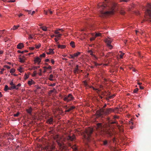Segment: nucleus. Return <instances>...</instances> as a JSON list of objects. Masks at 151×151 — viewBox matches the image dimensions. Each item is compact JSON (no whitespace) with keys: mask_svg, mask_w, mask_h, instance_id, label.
I'll list each match as a JSON object with an SVG mask.
<instances>
[{"mask_svg":"<svg viewBox=\"0 0 151 151\" xmlns=\"http://www.w3.org/2000/svg\"><path fill=\"white\" fill-rule=\"evenodd\" d=\"M113 111V109L111 108H108L106 110L101 109L97 110L96 114L98 116H99L103 114L108 115L112 112Z\"/></svg>","mask_w":151,"mask_h":151,"instance_id":"nucleus-1","label":"nucleus"},{"mask_svg":"<svg viewBox=\"0 0 151 151\" xmlns=\"http://www.w3.org/2000/svg\"><path fill=\"white\" fill-rule=\"evenodd\" d=\"M1 70L0 71V73L1 74H2L3 73V71H4L5 69L4 68H2L1 69Z\"/></svg>","mask_w":151,"mask_h":151,"instance_id":"nucleus-54","label":"nucleus"},{"mask_svg":"<svg viewBox=\"0 0 151 151\" xmlns=\"http://www.w3.org/2000/svg\"><path fill=\"white\" fill-rule=\"evenodd\" d=\"M106 6V4H103L101 5H99L98 6V7L99 8H101L102 9H104L105 8Z\"/></svg>","mask_w":151,"mask_h":151,"instance_id":"nucleus-16","label":"nucleus"},{"mask_svg":"<svg viewBox=\"0 0 151 151\" xmlns=\"http://www.w3.org/2000/svg\"><path fill=\"white\" fill-rule=\"evenodd\" d=\"M51 62L52 63V64H53V65L54 64V63H55V61L53 60V59L51 60Z\"/></svg>","mask_w":151,"mask_h":151,"instance_id":"nucleus-58","label":"nucleus"},{"mask_svg":"<svg viewBox=\"0 0 151 151\" xmlns=\"http://www.w3.org/2000/svg\"><path fill=\"white\" fill-rule=\"evenodd\" d=\"M42 59L40 57H37L35 58L34 62L35 63H37L38 65H40Z\"/></svg>","mask_w":151,"mask_h":151,"instance_id":"nucleus-9","label":"nucleus"},{"mask_svg":"<svg viewBox=\"0 0 151 151\" xmlns=\"http://www.w3.org/2000/svg\"><path fill=\"white\" fill-rule=\"evenodd\" d=\"M93 132V129L90 128L86 129L85 131V134H84V138L88 141H89L90 140V137L91 134Z\"/></svg>","mask_w":151,"mask_h":151,"instance_id":"nucleus-4","label":"nucleus"},{"mask_svg":"<svg viewBox=\"0 0 151 151\" xmlns=\"http://www.w3.org/2000/svg\"><path fill=\"white\" fill-rule=\"evenodd\" d=\"M17 52L19 53H24L23 51H21L20 50H18L17 51Z\"/></svg>","mask_w":151,"mask_h":151,"instance_id":"nucleus-59","label":"nucleus"},{"mask_svg":"<svg viewBox=\"0 0 151 151\" xmlns=\"http://www.w3.org/2000/svg\"><path fill=\"white\" fill-rule=\"evenodd\" d=\"M70 45L73 48H74L75 47V43L73 41L71 42L70 43Z\"/></svg>","mask_w":151,"mask_h":151,"instance_id":"nucleus-24","label":"nucleus"},{"mask_svg":"<svg viewBox=\"0 0 151 151\" xmlns=\"http://www.w3.org/2000/svg\"><path fill=\"white\" fill-rule=\"evenodd\" d=\"M75 138V136L73 135L72 136L69 135L66 137L68 141H73Z\"/></svg>","mask_w":151,"mask_h":151,"instance_id":"nucleus-10","label":"nucleus"},{"mask_svg":"<svg viewBox=\"0 0 151 151\" xmlns=\"http://www.w3.org/2000/svg\"><path fill=\"white\" fill-rule=\"evenodd\" d=\"M20 26L18 25L17 26L14 25L13 28L11 29V30L12 29L14 30H15L17 29Z\"/></svg>","mask_w":151,"mask_h":151,"instance_id":"nucleus-19","label":"nucleus"},{"mask_svg":"<svg viewBox=\"0 0 151 151\" xmlns=\"http://www.w3.org/2000/svg\"><path fill=\"white\" fill-rule=\"evenodd\" d=\"M140 89H144V87L141 86H139Z\"/></svg>","mask_w":151,"mask_h":151,"instance_id":"nucleus-64","label":"nucleus"},{"mask_svg":"<svg viewBox=\"0 0 151 151\" xmlns=\"http://www.w3.org/2000/svg\"><path fill=\"white\" fill-rule=\"evenodd\" d=\"M4 67L8 69H10V67L6 65H4Z\"/></svg>","mask_w":151,"mask_h":151,"instance_id":"nucleus-52","label":"nucleus"},{"mask_svg":"<svg viewBox=\"0 0 151 151\" xmlns=\"http://www.w3.org/2000/svg\"><path fill=\"white\" fill-rule=\"evenodd\" d=\"M15 69L14 68H12V69L10 71V72L11 73H14L15 72Z\"/></svg>","mask_w":151,"mask_h":151,"instance_id":"nucleus-38","label":"nucleus"},{"mask_svg":"<svg viewBox=\"0 0 151 151\" xmlns=\"http://www.w3.org/2000/svg\"><path fill=\"white\" fill-rule=\"evenodd\" d=\"M147 9L144 20L151 22V3L147 4Z\"/></svg>","mask_w":151,"mask_h":151,"instance_id":"nucleus-2","label":"nucleus"},{"mask_svg":"<svg viewBox=\"0 0 151 151\" xmlns=\"http://www.w3.org/2000/svg\"><path fill=\"white\" fill-rule=\"evenodd\" d=\"M24 77L25 79L26 80L28 78V77H29V76L25 74L24 75Z\"/></svg>","mask_w":151,"mask_h":151,"instance_id":"nucleus-45","label":"nucleus"},{"mask_svg":"<svg viewBox=\"0 0 151 151\" xmlns=\"http://www.w3.org/2000/svg\"><path fill=\"white\" fill-rule=\"evenodd\" d=\"M46 54L45 53H43L42 54H41L40 55V57H45V56Z\"/></svg>","mask_w":151,"mask_h":151,"instance_id":"nucleus-37","label":"nucleus"},{"mask_svg":"<svg viewBox=\"0 0 151 151\" xmlns=\"http://www.w3.org/2000/svg\"><path fill=\"white\" fill-rule=\"evenodd\" d=\"M90 55L93 56L96 59H97L96 57L93 54L92 52L91 51Z\"/></svg>","mask_w":151,"mask_h":151,"instance_id":"nucleus-43","label":"nucleus"},{"mask_svg":"<svg viewBox=\"0 0 151 151\" xmlns=\"http://www.w3.org/2000/svg\"><path fill=\"white\" fill-rule=\"evenodd\" d=\"M4 31H5L4 29L3 30H0V34H3Z\"/></svg>","mask_w":151,"mask_h":151,"instance_id":"nucleus-55","label":"nucleus"},{"mask_svg":"<svg viewBox=\"0 0 151 151\" xmlns=\"http://www.w3.org/2000/svg\"><path fill=\"white\" fill-rule=\"evenodd\" d=\"M73 149L74 151H77L78 150V149L76 146H74L73 147Z\"/></svg>","mask_w":151,"mask_h":151,"instance_id":"nucleus-44","label":"nucleus"},{"mask_svg":"<svg viewBox=\"0 0 151 151\" xmlns=\"http://www.w3.org/2000/svg\"><path fill=\"white\" fill-rule=\"evenodd\" d=\"M56 142L57 143L58 145L59 146L60 149H64V146L63 145L62 142L61 140V138L58 137L57 139H56Z\"/></svg>","mask_w":151,"mask_h":151,"instance_id":"nucleus-6","label":"nucleus"},{"mask_svg":"<svg viewBox=\"0 0 151 151\" xmlns=\"http://www.w3.org/2000/svg\"><path fill=\"white\" fill-rule=\"evenodd\" d=\"M54 53L53 50L52 49H49V52H47V54H53Z\"/></svg>","mask_w":151,"mask_h":151,"instance_id":"nucleus-17","label":"nucleus"},{"mask_svg":"<svg viewBox=\"0 0 151 151\" xmlns=\"http://www.w3.org/2000/svg\"><path fill=\"white\" fill-rule=\"evenodd\" d=\"M106 133L108 134L109 136L110 137L112 135V133L109 131H108L106 132Z\"/></svg>","mask_w":151,"mask_h":151,"instance_id":"nucleus-34","label":"nucleus"},{"mask_svg":"<svg viewBox=\"0 0 151 151\" xmlns=\"http://www.w3.org/2000/svg\"><path fill=\"white\" fill-rule=\"evenodd\" d=\"M29 49L31 50H33L35 49V47H29Z\"/></svg>","mask_w":151,"mask_h":151,"instance_id":"nucleus-62","label":"nucleus"},{"mask_svg":"<svg viewBox=\"0 0 151 151\" xmlns=\"http://www.w3.org/2000/svg\"><path fill=\"white\" fill-rule=\"evenodd\" d=\"M24 47V45L23 43H19L17 46V48L18 49H21Z\"/></svg>","mask_w":151,"mask_h":151,"instance_id":"nucleus-12","label":"nucleus"},{"mask_svg":"<svg viewBox=\"0 0 151 151\" xmlns=\"http://www.w3.org/2000/svg\"><path fill=\"white\" fill-rule=\"evenodd\" d=\"M55 91H56V90L54 88L53 89V90H51L49 92V94H51L52 93H53V92H55Z\"/></svg>","mask_w":151,"mask_h":151,"instance_id":"nucleus-36","label":"nucleus"},{"mask_svg":"<svg viewBox=\"0 0 151 151\" xmlns=\"http://www.w3.org/2000/svg\"><path fill=\"white\" fill-rule=\"evenodd\" d=\"M11 88V87H8V86L7 85H6L5 86L4 88V90L5 91H7L8 90H10V88Z\"/></svg>","mask_w":151,"mask_h":151,"instance_id":"nucleus-27","label":"nucleus"},{"mask_svg":"<svg viewBox=\"0 0 151 151\" xmlns=\"http://www.w3.org/2000/svg\"><path fill=\"white\" fill-rule=\"evenodd\" d=\"M41 46V45L39 43L38 45H35V47L37 49L39 48Z\"/></svg>","mask_w":151,"mask_h":151,"instance_id":"nucleus-35","label":"nucleus"},{"mask_svg":"<svg viewBox=\"0 0 151 151\" xmlns=\"http://www.w3.org/2000/svg\"><path fill=\"white\" fill-rule=\"evenodd\" d=\"M101 35V34L100 33H96L95 36L96 37H98V36H100Z\"/></svg>","mask_w":151,"mask_h":151,"instance_id":"nucleus-47","label":"nucleus"},{"mask_svg":"<svg viewBox=\"0 0 151 151\" xmlns=\"http://www.w3.org/2000/svg\"><path fill=\"white\" fill-rule=\"evenodd\" d=\"M109 123L111 124H116L117 125H118V123L116 121H113V122H111L110 121V120H109Z\"/></svg>","mask_w":151,"mask_h":151,"instance_id":"nucleus-33","label":"nucleus"},{"mask_svg":"<svg viewBox=\"0 0 151 151\" xmlns=\"http://www.w3.org/2000/svg\"><path fill=\"white\" fill-rule=\"evenodd\" d=\"M10 85L11 86H13L11 87V88L9 89L10 90H12L14 89L18 90L19 89V87H20L21 85V84L20 83H19L18 84L17 86H15V85L14 84L12 81L10 83Z\"/></svg>","mask_w":151,"mask_h":151,"instance_id":"nucleus-8","label":"nucleus"},{"mask_svg":"<svg viewBox=\"0 0 151 151\" xmlns=\"http://www.w3.org/2000/svg\"><path fill=\"white\" fill-rule=\"evenodd\" d=\"M97 129L99 131H102V129L103 128V126L102 123H98L97 124Z\"/></svg>","mask_w":151,"mask_h":151,"instance_id":"nucleus-11","label":"nucleus"},{"mask_svg":"<svg viewBox=\"0 0 151 151\" xmlns=\"http://www.w3.org/2000/svg\"><path fill=\"white\" fill-rule=\"evenodd\" d=\"M37 73L36 71H34L33 73V74L32 75V76L34 77V76H36V75H37Z\"/></svg>","mask_w":151,"mask_h":151,"instance_id":"nucleus-41","label":"nucleus"},{"mask_svg":"<svg viewBox=\"0 0 151 151\" xmlns=\"http://www.w3.org/2000/svg\"><path fill=\"white\" fill-rule=\"evenodd\" d=\"M40 66H33L32 68L30 70H35L37 69L38 68H40Z\"/></svg>","mask_w":151,"mask_h":151,"instance_id":"nucleus-29","label":"nucleus"},{"mask_svg":"<svg viewBox=\"0 0 151 151\" xmlns=\"http://www.w3.org/2000/svg\"><path fill=\"white\" fill-rule=\"evenodd\" d=\"M125 13V12L123 10H122L120 12V14L122 15H124Z\"/></svg>","mask_w":151,"mask_h":151,"instance_id":"nucleus-51","label":"nucleus"},{"mask_svg":"<svg viewBox=\"0 0 151 151\" xmlns=\"http://www.w3.org/2000/svg\"><path fill=\"white\" fill-rule=\"evenodd\" d=\"M55 83H53L52 84H50V85H49V86H55Z\"/></svg>","mask_w":151,"mask_h":151,"instance_id":"nucleus-63","label":"nucleus"},{"mask_svg":"<svg viewBox=\"0 0 151 151\" xmlns=\"http://www.w3.org/2000/svg\"><path fill=\"white\" fill-rule=\"evenodd\" d=\"M58 35H56V37H57V38H58V37H60L62 35V34H58Z\"/></svg>","mask_w":151,"mask_h":151,"instance_id":"nucleus-49","label":"nucleus"},{"mask_svg":"<svg viewBox=\"0 0 151 151\" xmlns=\"http://www.w3.org/2000/svg\"><path fill=\"white\" fill-rule=\"evenodd\" d=\"M75 108V107L74 106H71L70 108L68 109V110H66L65 111V112H68L74 109Z\"/></svg>","mask_w":151,"mask_h":151,"instance_id":"nucleus-14","label":"nucleus"},{"mask_svg":"<svg viewBox=\"0 0 151 151\" xmlns=\"http://www.w3.org/2000/svg\"><path fill=\"white\" fill-rule=\"evenodd\" d=\"M138 90V88H136L133 91V92L134 93H136Z\"/></svg>","mask_w":151,"mask_h":151,"instance_id":"nucleus-48","label":"nucleus"},{"mask_svg":"<svg viewBox=\"0 0 151 151\" xmlns=\"http://www.w3.org/2000/svg\"><path fill=\"white\" fill-rule=\"evenodd\" d=\"M20 113L19 112H17L16 114H14L13 115L14 117H17L19 114Z\"/></svg>","mask_w":151,"mask_h":151,"instance_id":"nucleus-42","label":"nucleus"},{"mask_svg":"<svg viewBox=\"0 0 151 151\" xmlns=\"http://www.w3.org/2000/svg\"><path fill=\"white\" fill-rule=\"evenodd\" d=\"M70 56H71L70 57H69V58H73L74 59V57L73 55H70Z\"/></svg>","mask_w":151,"mask_h":151,"instance_id":"nucleus-60","label":"nucleus"},{"mask_svg":"<svg viewBox=\"0 0 151 151\" xmlns=\"http://www.w3.org/2000/svg\"><path fill=\"white\" fill-rule=\"evenodd\" d=\"M58 48L64 49L66 47V46L64 45H58Z\"/></svg>","mask_w":151,"mask_h":151,"instance_id":"nucleus-23","label":"nucleus"},{"mask_svg":"<svg viewBox=\"0 0 151 151\" xmlns=\"http://www.w3.org/2000/svg\"><path fill=\"white\" fill-rule=\"evenodd\" d=\"M55 146H54L53 145H52L51 146V150L50 151L52 150H55Z\"/></svg>","mask_w":151,"mask_h":151,"instance_id":"nucleus-39","label":"nucleus"},{"mask_svg":"<svg viewBox=\"0 0 151 151\" xmlns=\"http://www.w3.org/2000/svg\"><path fill=\"white\" fill-rule=\"evenodd\" d=\"M117 127L121 132H122L124 131L123 129L122 126L119 125H117Z\"/></svg>","mask_w":151,"mask_h":151,"instance_id":"nucleus-18","label":"nucleus"},{"mask_svg":"<svg viewBox=\"0 0 151 151\" xmlns=\"http://www.w3.org/2000/svg\"><path fill=\"white\" fill-rule=\"evenodd\" d=\"M114 7L112 6L108 11L104 12L102 10L100 11V14L99 16L103 18L106 16L110 15L113 14L114 12Z\"/></svg>","mask_w":151,"mask_h":151,"instance_id":"nucleus-3","label":"nucleus"},{"mask_svg":"<svg viewBox=\"0 0 151 151\" xmlns=\"http://www.w3.org/2000/svg\"><path fill=\"white\" fill-rule=\"evenodd\" d=\"M40 28L44 31H46L47 30V27H40Z\"/></svg>","mask_w":151,"mask_h":151,"instance_id":"nucleus-30","label":"nucleus"},{"mask_svg":"<svg viewBox=\"0 0 151 151\" xmlns=\"http://www.w3.org/2000/svg\"><path fill=\"white\" fill-rule=\"evenodd\" d=\"M48 12H49L50 14H51L52 13V11L50 10V9H49L48 10Z\"/></svg>","mask_w":151,"mask_h":151,"instance_id":"nucleus-61","label":"nucleus"},{"mask_svg":"<svg viewBox=\"0 0 151 151\" xmlns=\"http://www.w3.org/2000/svg\"><path fill=\"white\" fill-rule=\"evenodd\" d=\"M113 112L116 113L118 111V108L116 107L114 109H113Z\"/></svg>","mask_w":151,"mask_h":151,"instance_id":"nucleus-28","label":"nucleus"},{"mask_svg":"<svg viewBox=\"0 0 151 151\" xmlns=\"http://www.w3.org/2000/svg\"><path fill=\"white\" fill-rule=\"evenodd\" d=\"M119 116H116V115H115V116H114V119H118L119 118Z\"/></svg>","mask_w":151,"mask_h":151,"instance_id":"nucleus-57","label":"nucleus"},{"mask_svg":"<svg viewBox=\"0 0 151 151\" xmlns=\"http://www.w3.org/2000/svg\"><path fill=\"white\" fill-rule=\"evenodd\" d=\"M119 52L121 53V54L119 55L120 58V59L122 58L123 56L124 55V53H122V52L121 51H120Z\"/></svg>","mask_w":151,"mask_h":151,"instance_id":"nucleus-32","label":"nucleus"},{"mask_svg":"<svg viewBox=\"0 0 151 151\" xmlns=\"http://www.w3.org/2000/svg\"><path fill=\"white\" fill-rule=\"evenodd\" d=\"M74 99V98L72 94H69L67 96L64 97L63 99L64 101L68 102L70 101L73 100Z\"/></svg>","mask_w":151,"mask_h":151,"instance_id":"nucleus-7","label":"nucleus"},{"mask_svg":"<svg viewBox=\"0 0 151 151\" xmlns=\"http://www.w3.org/2000/svg\"><path fill=\"white\" fill-rule=\"evenodd\" d=\"M79 70V69H78V65H77L76 66V68H74V70L73 71L74 73L76 74V73H78Z\"/></svg>","mask_w":151,"mask_h":151,"instance_id":"nucleus-13","label":"nucleus"},{"mask_svg":"<svg viewBox=\"0 0 151 151\" xmlns=\"http://www.w3.org/2000/svg\"><path fill=\"white\" fill-rule=\"evenodd\" d=\"M59 30H58V29H57L56 30H55V34H60V32H59Z\"/></svg>","mask_w":151,"mask_h":151,"instance_id":"nucleus-46","label":"nucleus"},{"mask_svg":"<svg viewBox=\"0 0 151 151\" xmlns=\"http://www.w3.org/2000/svg\"><path fill=\"white\" fill-rule=\"evenodd\" d=\"M34 83V81L32 79L31 81H29L28 82V84L29 86H31Z\"/></svg>","mask_w":151,"mask_h":151,"instance_id":"nucleus-25","label":"nucleus"},{"mask_svg":"<svg viewBox=\"0 0 151 151\" xmlns=\"http://www.w3.org/2000/svg\"><path fill=\"white\" fill-rule=\"evenodd\" d=\"M19 71L21 73H22L23 72V71L22 70V68H20L19 70Z\"/></svg>","mask_w":151,"mask_h":151,"instance_id":"nucleus-53","label":"nucleus"},{"mask_svg":"<svg viewBox=\"0 0 151 151\" xmlns=\"http://www.w3.org/2000/svg\"><path fill=\"white\" fill-rule=\"evenodd\" d=\"M32 110V108H29L27 109L26 110V111L28 114H31Z\"/></svg>","mask_w":151,"mask_h":151,"instance_id":"nucleus-21","label":"nucleus"},{"mask_svg":"<svg viewBox=\"0 0 151 151\" xmlns=\"http://www.w3.org/2000/svg\"><path fill=\"white\" fill-rule=\"evenodd\" d=\"M80 52H77L73 54V55H74L73 56H74V58L75 57H77L79 55H80Z\"/></svg>","mask_w":151,"mask_h":151,"instance_id":"nucleus-26","label":"nucleus"},{"mask_svg":"<svg viewBox=\"0 0 151 151\" xmlns=\"http://www.w3.org/2000/svg\"><path fill=\"white\" fill-rule=\"evenodd\" d=\"M54 77V76L52 74H51L49 76V77L48 78V79L50 81H53L54 79L53 78Z\"/></svg>","mask_w":151,"mask_h":151,"instance_id":"nucleus-20","label":"nucleus"},{"mask_svg":"<svg viewBox=\"0 0 151 151\" xmlns=\"http://www.w3.org/2000/svg\"><path fill=\"white\" fill-rule=\"evenodd\" d=\"M108 144L107 141L106 140H105L103 141V145H106Z\"/></svg>","mask_w":151,"mask_h":151,"instance_id":"nucleus-40","label":"nucleus"},{"mask_svg":"<svg viewBox=\"0 0 151 151\" xmlns=\"http://www.w3.org/2000/svg\"><path fill=\"white\" fill-rule=\"evenodd\" d=\"M52 122H53L52 118H50L47 120L46 122L48 124H51L52 123Z\"/></svg>","mask_w":151,"mask_h":151,"instance_id":"nucleus-15","label":"nucleus"},{"mask_svg":"<svg viewBox=\"0 0 151 151\" xmlns=\"http://www.w3.org/2000/svg\"><path fill=\"white\" fill-rule=\"evenodd\" d=\"M25 11L26 12H28V13L29 14H30L31 13V10H25Z\"/></svg>","mask_w":151,"mask_h":151,"instance_id":"nucleus-56","label":"nucleus"},{"mask_svg":"<svg viewBox=\"0 0 151 151\" xmlns=\"http://www.w3.org/2000/svg\"><path fill=\"white\" fill-rule=\"evenodd\" d=\"M43 68L45 69H49L50 70L52 69V68L50 65H49L47 67L46 66H44L43 67Z\"/></svg>","mask_w":151,"mask_h":151,"instance_id":"nucleus-31","label":"nucleus"},{"mask_svg":"<svg viewBox=\"0 0 151 151\" xmlns=\"http://www.w3.org/2000/svg\"><path fill=\"white\" fill-rule=\"evenodd\" d=\"M19 61L21 63H24L25 62V59L22 58H19Z\"/></svg>","mask_w":151,"mask_h":151,"instance_id":"nucleus-22","label":"nucleus"},{"mask_svg":"<svg viewBox=\"0 0 151 151\" xmlns=\"http://www.w3.org/2000/svg\"><path fill=\"white\" fill-rule=\"evenodd\" d=\"M112 39L109 37L105 39L104 41L106 43L107 46L110 49H111L113 48V46L111 45V43L112 41Z\"/></svg>","mask_w":151,"mask_h":151,"instance_id":"nucleus-5","label":"nucleus"},{"mask_svg":"<svg viewBox=\"0 0 151 151\" xmlns=\"http://www.w3.org/2000/svg\"><path fill=\"white\" fill-rule=\"evenodd\" d=\"M115 96V95L114 94L112 95H111V96H110L109 97V99H113L114 97Z\"/></svg>","mask_w":151,"mask_h":151,"instance_id":"nucleus-50","label":"nucleus"}]
</instances>
